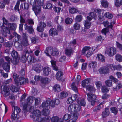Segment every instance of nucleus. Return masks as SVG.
<instances>
[{
  "label": "nucleus",
  "instance_id": "nucleus-1",
  "mask_svg": "<svg viewBox=\"0 0 122 122\" xmlns=\"http://www.w3.org/2000/svg\"><path fill=\"white\" fill-rule=\"evenodd\" d=\"M13 113L11 115L12 119H18L20 117L19 114L21 112V110L17 106H14L13 108Z\"/></svg>",
  "mask_w": 122,
  "mask_h": 122
},
{
  "label": "nucleus",
  "instance_id": "nucleus-2",
  "mask_svg": "<svg viewBox=\"0 0 122 122\" xmlns=\"http://www.w3.org/2000/svg\"><path fill=\"white\" fill-rule=\"evenodd\" d=\"M88 96L87 99L89 102H91V104L93 106L95 104V100L96 98V96L94 94L90 93H87Z\"/></svg>",
  "mask_w": 122,
  "mask_h": 122
},
{
  "label": "nucleus",
  "instance_id": "nucleus-3",
  "mask_svg": "<svg viewBox=\"0 0 122 122\" xmlns=\"http://www.w3.org/2000/svg\"><path fill=\"white\" fill-rule=\"evenodd\" d=\"M90 47L86 46L84 47L82 50V53L83 54L86 55L87 57H89L93 53V51H90Z\"/></svg>",
  "mask_w": 122,
  "mask_h": 122
},
{
  "label": "nucleus",
  "instance_id": "nucleus-4",
  "mask_svg": "<svg viewBox=\"0 0 122 122\" xmlns=\"http://www.w3.org/2000/svg\"><path fill=\"white\" fill-rule=\"evenodd\" d=\"M35 122H48L49 121V118L47 117V118H42L39 117H35L33 118Z\"/></svg>",
  "mask_w": 122,
  "mask_h": 122
},
{
  "label": "nucleus",
  "instance_id": "nucleus-5",
  "mask_svg": "<svg viewBox=\"0 0 122 122\" xmlns=\"http://www.w3.org/2000/svg\"><path fill=\"white\" fill-rule=\"evenodd\" d=\"M4 60L3 59L1 58L0 60V65H3L2 66L3 69L6 72H8L10 69V66L9 63L6 62L4 63Z\"/></svg>",
  "mask_w": 122,
  "mask_h": 122
},
{
  "label": "nucleus",
  "instance_id": "nucleus-6",
  "mask_svg": "<svg viewBox=\"0 0 122 122\" xmlns=\"http://www.w3.org/2000/svg\"><path fill=\"white\" fill-rule=\"evenodd\" d=\"M32 9L36 16L40 14L41 12V10L40 6L37 5L36 4H34L33 5Z\"/></svg>",
  "mask_w": 122,
  "mask_h": 122
},
{
  "label": "nucleus",
  "instance_id": "nucleus-7",
  "mask_svg": "<svg viewBox=\"0 0 122 122\" xmlns=\"http://www.w3.org/2000/svg\"><path fill=\"white\" fill-rule=\"evenodd\" d=\"M93 11L96 13H98V20L100 21H102L104 20V16L102 13H101V11L100 9H94Z\"/></svg>",
  "mask_w": 122,
  "mask_h": 122
},
{
  "label": "nucleus",
  "instance_id": "nucleus-8",
  "mask_svg": "<svg viewBox=\"0 0 122 122\" xmlns=\"http://www.w3.org/2000/svg\"><path fill=\"white\" fill-rule=\"evenodd\" d=\"M26 82H27L26 79L23 77H20L19 80L15 81V84L17 86H20L22 84H24Z\"/></svg>",
  "mask_w": 122,
  "mask_h": 122
},
{
  "label": "nucleus",
  "instance_id": "nucleus-9",
  "mask_svg": "<svg viewBox=\"0 0 122 122\" xmlns=\"http://www.w3.org/2000/svg\"><path fill=\"white\" fill-rule=\"evenodd\" d=\"M0 27L4 31L3 34L4 36L6 37L7 36V34H9L10 31L8 28L5 27L3 23L0 22Z\"/></svg>",
  "mask_w": 122,
  "mask_h": 122
},
{
  "label": "nucleus",
  "instance_id": "nucleus-10",
  "mask_svg": "<svg viewBox=\"0 0 122 122\" xmlns=\"http://www.w3.org/2000/svg\"><path fill=\"white\" fill-rule=\"evenodd\" d=\"M105 53L110 56H113L116 53V48H113L107 49L105 51Z\"/></svg>",
  "mask_w": 122,
  "mask_h": 122
},
{
  "label": "nucleus",
  "instance_id": "nucleus-11",
  "mask_svg": "<svg viewBox=\"0 0 122 122\" xmlns=\"http://www.w3.org/2000/svg\"><path fill=\"white\" fill-rule=\"evenodd\" d=\"M3 87L2 90V93L4 97H6L9 96L10 94V92L9 89L6 86H4Z\"/></svg>",
  "mask_w": 122,
  "mask_h": 122
},
{
  "label": "nucleus",
  "instance_id": "nucleus-12",
  "mask_svg": "<svg viewBox=\"0 0 122 122\" xmlns=\"http://www.w3.org/2000/svg\"><path fill=\"white\" fill-rule=\"evenodd\" d=\"M98 71L100 74H105L109 73V70L107 67L104 66L99 69Z\"/></svg>",
  "mask_w": 122,
  "mask_h": 122
},
{
  "label": "nucleus",
  "instance_id": "nucleus-13",
  "mask_svg": "<svg viewBox=\"0 0 122 122\" xmlns=\"http://www.w3.org/2000/svg\"><path fill=\"white\" fill-rule=\"evenodd\" d=\"M27 37H28L26 33H24L23 34L22 43L24 46H26L28 45Z\"/></svg>",
  "mask_w": 122,
  "mask_h": 122
},
{
  "label": "nucleus",
  "instance_id": "nucleus-14",
  "mask_svg": "<svg viewBox=\"0 0 122 122\" xmlns=\"http://www.w3.org/2000/svg\"><path fill=\"white\" fill-rule=\"evenodd\" d=\"M49 33L50 35L52 36H55L58 35V33L56 29L54 28H51L49 30Z\"/></svg>",
  "mask_w": 122,
  "mask_h": 122
},
{
  "label": "nucleus",
  "instance_id": "nucleus-15",
  "mask_svg": "<svg viewBox=\"0 0 122 122\" xmlns=\"http://www.w3.org/2000/svg\"><path fill=\"white\" fill-rule=\"evenodd\" d=\"M108 66L112 70H120L122 69V66L120 65L114 66L112 65H109Z\"/></svg>",
  "mask_w": 122,
  "mask_h": 122
},
{
  "label": "nucleus",
  "instance_id": "nucleus-16",
  "mask_svg": "<svg viewBox=\"0 0 122 122\" xmlns=\"http://www.w3.org/2000/svg\"><path fill=\"white\" fill-rule=\"evenodd\" d=\"M42 67L40 64H36L34 65L33 68L36 72L39 73L41 71Z\"/></svg>",
  "mask_w": 122,
  "mask_h": 122
},
{
  "label": "nucleus",
  "instance_id": "nucleus-17",
  "mask_svg": "<svg viewBox=\"0 0 122 122\" xmlns=\"http://www.w3.org/2000/svg\"><path fill=\"white\" fill-rule=\"evenodd\" d=\"M25 30H27V32L30 34H33L34 32V30L32 26L31 25L28 26L27 24H26L24 25Z\"/></svg>",
  "mask_w": 122,
  "mask_h": 122
},
{
  "label": "nucleus",
  "instance_id": "nucleus-18",
  "mask_svg": "<svg viewBox=\"0 0 122 122\" xmlns=\"http://www.w3.org/2000/svg\"><path fill=\"white\" fill-rule=\"evenodd\" d=\"M53 51V49L52 47L47 48L45 51V53H46L47 56H50L51 55H52V52Z\"/></svg>",
  "mask_w": 122,
  "mask_h": 122
},
{
  "label": "nucleus",
  "instance_id": "nucleus-19",
  "mask_svg": "<svg viewBox=\"0 0 122 122\" xmlns=\"http://www.w3.org/2000/svg\"><path fill=\"white\" fill-rule=\"evenodd\" d=\"M51 71L50 68L47 67H45L43 69V75L46 76H47L50 74Z\"/></svg>",
  "mask_w": 122,
  "mask_h": 122
},
{
  "label": "nucleus",
  "instance_id": "nucleus-20",
  "mask_svg": "<svg viewBox=\"0 0 122 122\" xmlns=\"http://www.w3.org/2000/svg\"><path fill=\"white\" fill-rule=\"evenodd\" d=\"M110 113L109 109L108 108H105L104 111L102 113V115L103 118H105L108 116Z\"/></svg>",
  "mask_w": 122,
  "mask_h": 122
},
{
  "label": "nucleus",
  "instance_id": "nucleus-21",
  "mask_svg": "<svg viewBox=\"0 0 122 122\" xmlns=\"http://www.w3.org/2000/svg\"><path fill=\"white\" fill-rule=\"evenodd\" d=\"M90 79L89 78L86 79L82 81V85L83 87H86L89 86L88 84L90 81Z\"/></svg>",
  "mask_w": 122,
  "mask_h": 122
},
{
  "label": "nucleus",
  "instance_id": "nucleus-22",
  "mask_svg": "<svg viewBox=\"0 0 122 122\" xmlns=\"http://www.w3.org/2000/svg\"><path fill=\"white\" fill-rule=\"evenodd\" d=\"M13 35L15 37V40L13 39L14 41H15V42H17L18 41L20 42L21 41V36H20L17 34L15 32H14L13 33Z\"/></svg>",
  "mask_w": 122,
  "mask_h": 122
},
{
  "label": "nucleus",
  "instance_id": "nucleus-23",
  "mask_svg": "<svg viewBox=\"0 0 122 122\" xmlns=\"http://www.w3.org/2000/svg\"><path fill=\"white\" fill-rule=\"evenodd\" d=\"M73 52V50L71 48L70 49L66 48L65 49V53L66 54L69 56H70L72 55Z\"/></svg>",
  "mask_w": 122,
  "mask_h": 122
},
{
  "label": "nucleus",
  "instance_id": "nucleus-24",
  "mask_svg": "<svg viewBox=\"0 0 122 122\" xmlns=\"http://www.w3.org/2000/svg\"><path fill=\"white\" fill-rule=\"evenodd\" d=\"M97 59L100 61L102 62H104L105 61L104 56L101 54H99L97 55Z\"/></svg>",
  "mask_w": 122,
  "mask_h": 122
},
{
  "label": "nucleus",
  "instance_id": "nucleus-25",
  "mask_svg": "<svg viewBox=\"0 0 122 122\" xmlns=\"http://www.w3.org/2000/svg\"><path fill=\"white\" fill-rule=\"evenodd\" d=\"M41 115V112L39 110H36L35 111H33L32 115V118H34L36 116H40Z\"/></svg>",
  "mask_w": 122,
  "mask_h": 122
},
{
  "label": "nucleus",
  "instance_id": "nucleus-26",
  "mask_svg": "<svg viewBox=\"0 0 122 122\" xmlns=\"http://www.w3.org/2000/svg\"><path fill=\"white\" fill-rule=\"evenodd\" d=\"M29 6V4L27 3H23L21 4L20 5V8L25 10H28Z\"/></svg>",
  "mask_w": 122,
  "mask_h": 122
},
{
  "label": "nucleus",
  "instance_id": "nucleus-27",
  "mask_svg": "<svg viewBox=\"0 0 122 122\" xmlns=\"http://www.w3.org/2000/svg\"><path fill=\"white\" fill-rule=\"evenodd\" d=\"M10 53L14 59H16L18 58V53L15 50H13Z\"/></svg>",
  "mask_w": 122,
  "mask_h": 122
},
{
  "label": "nucleus",
  "instance_id": "nucleus-28",
  "mask_svg": "<svg viewBox=\"0 0 122 122\" xmlns=\"http://www.w3.org/2000/svg\"><path fill=\"white\" fill-rule=\"evenodd\" d=\"M63 73L61 71H59L56 74V79L58 80H61L62 78Z\"/></svg>",
  "mask_w": 122,
  "mask_h": 122
},
{
  "label": "nucleus",
  "instance_id": "nucleus-29",
  "mask_svg": "<svg viewBox=\"0 0 122 122\" xmlns=\"http://www.w3.org/2000/svg\"><path fill=\"white\" fill-rule=\"evenodd\" d=\"M48 104L47 100L46 101L44 102L41 105L42 107L44 109H49L50 108V106Z\"/></svg>",
  "mask_w": 122,
  "mask_h": 122
},
{
  "label": "nucleus",
  "instance_id": "nucleus-30",
  "mask_svg": "<svg viewBox=\"0 0 122 122\" xmlns=\"http://www.w3.org/2000/svg\"><path fill=\"white\" fill-rule=\"evenodd\" d=\"M63 121L61 119H59L58 117L57 116L53 117L51 118V121L52 122H61Z\"/></svg>",
  "mask_w": 122,
  "mask_h": 122
},
{
  "label": "nucleus",
  "instance_id": "nucleus-31",
  "mask_svg": "<svg viewBox=\"0 0 122 122\" xmlns=\"http://www.w3.org/2000/svg\"><path fill=\"white\" fill-rule=\"evenodd\" d=\"M53 90L55 92H59L61 91L60 86L58 84L55 85L53 87Z\"/></svg>",
  "mask_w": 122,
  "mask_h": 122
},
{
  "label": "nucleus",
  "instance_id": "nucleus-32",
  "mask_svg": "<svg viewBox=\"0 0 122 122\" xmlns=\"http://www.w3.org/2000/svg\"><path fill=\"white\" fill-rule=\"evenodd\" d=\"M34 97H33L30 96L27 99V104L30 105L33 102Z\"/></svg>",
  "mask_w": 122,
  "mask_h": 122
},
{
  "label": "nucleus",
  "instance_id": "nucleus-33",
  "mask_svg": "<svg viewBox=\"0 0 122 122\" xmlns=\"http://www.w3.org/2000/svg\"><path fill=\"white\" fill-rule=\"evenodd\" d=\"M77 102L78 103L82 106H85L86 104V102L84 99L83 98L77 99Z\"/></svg>",
  "mask_w": 122,
  "mask_h": 122
},
{
  "label": "nucleus",
  "instance_id": "nucleus-34",
  "mask_svg": "<svg viewBox=\"0 0 122 122\" xmlns=\"http://www.w3.org/2000/svg\"><path fill=\"white\" fill-rule=\"evenodd\" d=\"M69 10L70 13L71 14H74L76 13L78 11L77 9L71 7H69Z\"/></svg>",
  "mask_w": 122,
  "mask_h": 122
},
{
  "label": "nucleus",
  "instance_id": "nucleus-35",
  "mask_svg": "<svg viewBox=\"0 0 122 122\" xmlns=\"http://www.w3.org/2000/svg\"><path fill=\"white\" fill-rule=\"evenodd\" d=\"M48 103V105L50 106H50H51L53 107H55V104L54 102V101H52L51 99L49 98L47 100Z\"/></svg>",
  "mask_w": 122,
  "mask_h": 122
},
{
  "label": "nucleus",
  "instance_id": "nucleus-36",
  "mask_svg": "<svg viewBox=\"0 0 122 122\" xmlns=\"http://www.w3.org/2000/svg\"><path fill=\"white\" fill-rule=\"evenodd\" d=\"M73 107L75 108L74 112H78L81 110V106L76 104H75V106L74 105Z\"/></svg>",
  "mask_w": 122,
  "mask_h": 122
},
{
  "label": "nucleus",
  "instance_id": "nucleus-37",
  "mask_svg": "<svg viewBox=\"0 0 122 122\" xmlns=\"http://www.w3.org/2000/svg\"><path fill=\"white\" fill-rule=\"evenodd\" d=\"M78 113H75L73 114L74 117L72 119L70 120L69 122H75L78 118Z\"/></svg>",
  "mask_w": 122,
  "mask_h": 122
},
{
  "label": "nucleus",
  "instance_id": "nucleus-38",
  "mask_svg": "<svg viewBox=\"0 0 122 122\" xmlns=\"http://www.w3.org/2000/svg\"><path fill=\"white\" fill-rule=\"evenodd\" d=\"M50 81V79L47 77L44 78H41V82L42 83H48Z\"/></svg>",
  "mask_w": 122,
  "mask_h": 122
},
{
  "label": "nucleus",
  "instance_id": "nucleus-39",
  "mask_svg": "<svg viewBox=\"0 0 122 122\" xmlns=\"http://www.w3.org/2000/svg\"><path fill=\"white\" fill-rule=\"evenodd\" d=\"M52 7V4L49 3L47 2L46 3V5L44 6V8L45 9H51Z\"/></svg>",
  "mask_w": 122,
  "mask_h": 122
},
{
  "label": "nucleus",
  "instance_id": "nucleus-40",
  "mask_svg": "<svg viewBox=\"0 0 122 122\" xmlns=\"http://www.w3.org/2000/svg\"><path fill=\"white\" fill-rule=\"evenodd\" d=\"M84 25L85 27L87 29H89L91 25L90 21H88L87 20H86L84 22Z\"/></svg>",
  "mask_w": 122,
  "mask_h": 122
},
{
  "label": "nucleus",
  "instance_id": "nucleus-41",
  "mask_svg": "<svg viewBox=\"0 0 122 122\" xmlns=\"http://www.w3.org/2000/svg\"><path fill=\"white\" fill-rule=\"evenodd\" d=\"M74 105L75 106V104L74 103L71 104L69 106L68 110L70 112H74L75 108H74V107H73Z\"/></svg>",
  "mask_w": 122,
  "mask_h": 122
},
{
  "label": "nucleus",
  "instance_id": "nucleus-42",
  "mask_svg": "<svg viewBox=\"0 0 122 122\" xmlns=\"http://www.w3.org/2000/svg\"><path fill=\"white\" fill-rule=\"evenodd\" d=\"M51 62L52 65L53 69L56 71L58 70V68L56 65V62L54 61L51 60Z\"/></svg>",
  "mask_w": 122,
  "mask_h": 122
},
{
  "label": "nucleus",
  "instance_id": "nucleus-43",
  "mask_svg": "<svg viewBox=\"0 0 122 122\" xmlns=\"http://www.w3.org/2000/svg\"><path fill=\"white\" fill-rule=\"evenodd\" d=\"M73 21V20L72 18L68 17L65 19V22L67 24H70L72 23Z\"/></svg>",
  "mask_w": 122,
  "mask_h": 122
},
{
  "label": "nucleus",
  "instance_id": "nucleus-44",
  "mask_svg": "<svg viewBox=\"0 0 122 122\" xmlns=\"http://www.w3.org/2000/svg\"><path fill=\"white\" fill-rule=\"evenodd\" d=\"M10 89L13 92H17L19 91L18 88L13 85H12L10 86Z\"/></svg>",
  "mask_w": 122,
  "mask_h": 122
},
{
  "label": "nucleus",
  "instance_id": "nucleus-45",
  "mask_svg": "<svg viewBox=\"0 0 122 122\" xmlns=\"http://www.w3.org/2000/svg\"><path fill=\"white\" fill-rule=\"evenodd\" d=\"M21 60L22 62L24 63H25L26 61L27 58L26 54L24 53L21 57Z\"/></svg>",
  "mask_w": 122,
  "mask_h": 122
},
{
  "label": "nucleus",
  "instance_id": "nucleus-46",
  "mask_svg": "<svg viewBox=\"0 0 122 122\" xmlns=\"http://www.w3.org/2000/svg\"><path fill=\"white\" fill-rule=\"evenodd\" d=\"M115 58L116 60L118 61H122V56L120 54H116L115 56Z\"/></svg>",
  "mask_w": 122,
  "mask_h": 122
},
{
  "label": "nucleus",
  "instance_id": "nucleus-47",
  "mask_svg": "<svg viewBox=\"0 0 122 122\" xmlns=\"http://www.w3.org/2000/svg\"><path fill=\"white\" fill-rule=\"evenodd\" d=\"M50 112L49 109H45L43 110L42 113L43 115L44 116H47L49 114Z\"/></svg>",
  "mask_w": 122,
  "mask_h": 122
},
{
  "label": "nucleus",
  "instance_id": "nucleus-48",
  "mask_svg": "<svg viewBox=\"0 0 122 122\" xmlns=\"http://www.w3.org/2000/svg\"><path fill=\"white\" fill-rule=\"evenodd\" d=\"M86 89L90 92H93L95 91V89L91 85L87 86Z\"/></svg>",
  "mask_w": 122,
  "mask_h": 122
},
{
  "label": "nucleus",
  "instance_id": "nucleus-49",
  "mask_svg": "<svg viewBox=\"0 0 122 122\" xmlns=\"http://www.w3.org/2000/svg\"><path fill=\"white\" fill-rule=\"evenodd\" d=\"M68 95V93L67 92H62L60 94V97L61 99L67 97Z\"/></svg>",
  "mask_w": 122,
  "mask_h": 122
},
{
  "label": "nucleus",
  "instance_id": "nucleus-50",
  "mask_svg": "<svg viewBox=\"0 0 122 122\" xmlns=\"http://www.w3.org/2000/svg\"><path fill=\"white\" fill-rule=\"evenodd\" d=\"M101 4L105 8H107L108 7V3L105 0L102 1L101 2Z\"/></svg>",
  "mask_w": 122,
  "mask_h": 122
},
{
  "label": "nucleus",
  "instance_id": "nucleus-51",
  "mask_svg": "<svg viewBox=\"0 0 122 122\" xmlns=\"http://www.w3.org/2000/svg\"><path fill=\"white\" fill-rule=\"evenodd\" d=\"M13 45L12 42H6L4 43V46L6 47L9 48L11 47Z\"/></svg>",
  "mask_w": 122,
  "mask_h": 122
},
{
  "label": "nucleus",
  "instance_id": "nucleus-52",
  "mask_svg": "<svg viewBox=\"0 0 122 122\" xmlns=\"http://www.w3.org/2000/svg\"><path fill=\"white\" fill-rule=\"evenodd\" d=\"M71 87L72 89L75 92H78L77 88L75 86V83L73 82L72 83L71 86Z\"/></svg>",
  "mask_w": 122,
  "mask_h": 122
},
{
  "label": "nucleus",
  "instance_id": "nucleus-53",
  "mask_svg": "<svg viewBox=\"0 0 122 122\" xmlns=\"http://www.w3.org/2000/svg\"><path fill=\"white\" fill-rule=\"evenodd\" d=\"M80 25L77 22L75 23L73 25V28L76 30H79L80 27Z\"/></svg>",
  "mask_w": 122,
  "mask_h": 122
},
{
  "label": "nucleus",
  "instance_id": "nucleus-54",
  "mask_svg": "<svg viewBox=\"0 0 122 122\" xmlns=\"http://www.w3.org/2000/svg\"><path fill=\"white\" fill-rule=\"evenodd\" d=\"M111 112L114 113L115 114H116L118 112V110L117 108L114 107L111 108H110Z\"/></svg>",
  "mask_w": 122,
  "mask_h": 122
},
{
  "label": "nucleus",
  "instance_id": "nucleus-55",
  "mask_svg": "<svg viewBox=\"0 0 122 122\" xmlns=\"http://www.w3.org/2000/svg\"><path fill=\"white\" fill-rule=\"evenodd\" d=\"M106 85L108 87H110L112 85V81L111 80H107L105 82Z\"/></svg>",
  "mask_w": 122,
  "mask_h": 122
},
{
  "label": "nucleus",
  "instance_id": "nucleus-56",
  "mask_svg": "<svg viewBox=\"0 0 122 122\" xmlns=\"http://www.w3.org/2000/svg\"><path fill=\"white\" fill-rule=\"evenodd\" d=\"M104 16L109 19L112 18L113 17L112 15L109 12H107L105 13L104 15Z\"/></svg>",
  "mask_w": 122,
  "mask_h": 122
},
{
  "label": "nucleus",
  "instance_id": "nucleus-57",
  "mask_svg": "<svg viewBox=\"0 0 122 122\" xmlns=\"http://www.w3.org/2000/svg\"><path fill=\"white\" fill-rule=\"evenodd\" d=\"M82 15H79L76 16L75 18V20L76 21L78 22H80L82 20Z\"/></svg>",
  "mask_w": 122,
  "mask_h": 122
},
{
  "label": "nucleus",
  "instance_id": "nucleus-58",
  "mask_svg": "<svg viewBox=\"0 0 122 122\" xmlns=\"http://www.w3.org/2000/svg\"><path fill=\"white\" fill-rule=\"evenodd\" d=\"M89 16L94 19L96 18L97 17V15L96 14L92 12H91L88 14Z\"/></svg>",
  "mask_w": 122,
  "mask_h": 122
},
{
  "label": "nucleus",
  "instance_id": "nucleus-59",
  "mask_svg": "<svg viewBox=\"0 0 122 122\" xmlns=\"http://www.w3.org/2000/svg\"><path fill=\"white\" fill-rule=\"evenodd\" d=\"M76 44V40L75 39H74L73 40L70 42L69 45L71 46L72 47H75V45Z\"/></svg>",
  "mask_w": 122,
  "mask_h": 122
},
{
  "label": "nucleus",
  "instance_id": "nucleus-60",
  "mask_svg": "<svg viewBox=\"0 0 122 122\" xmlns=\"http://www.w3.org/2000/svg\"><path fill=\"white\" fill-rule=\"evenodd\" d=\"M97 65L96 63L95 62H93L90 64L89 66L91 68H94Z\"/></svg>",
  "mask_w": 122,
  "mask_h": 122
},
{
  "label": "nucleus",
  "instance_id": "nucleus-61",
  "mask_svg": "<svg viewBox=\"0 0 122 122\" xmlns=\"http://www.w3.org/2000/svg\"><path fill=\"white\" fill-rule=\"evenodd\" d=\"M16 25L15 23H12L10 24V28L13 30H15L16 28Z\"/></svg>",
  "mask_w": 122,
  "mask_h": 122
},
{
  "label": "nucleus",
  "instance_id": "nucleus-62",
  "mask_svg": "<svg viewBox=\"0 0 122 122\" xmlns=\"http://www.w3.org/2000/svg\"><path fill=\"white\" fill-rule=\"evenodd\" d=\"M20 0H18L17 1L16 5L14 7V9L16 11L17 10L18 11H19V5L20 3Z\"/></svg>",
  "mask_w": 122,
  "mask_h": 122
},
{
  "label": "nucleus",
  "instance_id": "nucleus-63",
  "mask_svg": "<svg viewBox=\"0 0 122 122\" xmlns=\"http://www.w3.org/2000/svg\"><path fill=\"white\" fill-rule=\"evenodd\" d=\"M3 21V24L6 25H9V21L4 17H3L2 18Z\"/></svg>",
  "mask_w": 122,
  "mask_h": 122
},
{
  "label": "nucleus",
  "instance_id": "nucleus-64",
  "mask_svg": "<svg viewBox=\"0 0 122 122\" xmlns=\"http://www.w3.org/2000/svg\"><path fill=\"white\" fill-rule=\"evenodd\" d=\"M53 56L57 55L59 54V52L58 50L56 48H54L53 49V51L52 52Z\"/></svg>",
  "mask_w": 122,
  "mask_h": 122
}]
</instances>
